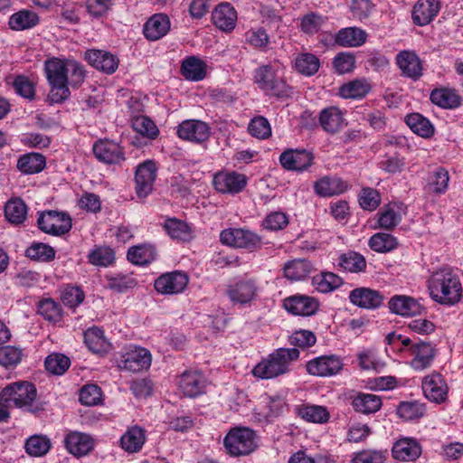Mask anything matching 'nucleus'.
Masks as SVG:
<instances>
[{"label":"nucleus","instance_id":"obj_44","mask_svg":"<svg viewBox=\"0 0 463 463\" xmlns=\"http://www.w3.org/2000/svg\"><path fill=\"white\" fill-rule=\"evenodd\" d=\"M312 270V264L305 259L290 260L284 266L285 277L290 280L305 279Z\"/></svg>","mask_w":463,"mask_h":463},{"label":"nucleus","instance_id":"obj_16","mask_svg":"<svg viewBox=\"0 0 463 463\" xmlns=\"http://www.w3.org/2000/svg\"><path fill=\"white\" fill-rule=\"evenodd\" d=\"M92 151L95 157L104 164L118 165L125 160L122 147L118 143L109 139L96 141Z\"/></svg>","mask_w":463,"mask_h":463},{"label":"nucleus","instance_id":"obj_20","mask_svg":"<svg viewBox=\"0 0 463 463\" xmlns=\"http://www.w3.org/2000/svg\"><path fill=\"white\" fill-rule=\"evenodd\" d=\"M84 58L90 65L107 74L114 73L119 63L116 55L104 50H88L84 53Z\"/></svg>","mask_w":463,"mask_h":463},{"label":"nucleus","instance_id":"obj_9","mask_svg":"<svg viewBox=\"0 0 463 463\" xmlns=\"http://www.w3.org/2000/svg\"><path fill=\"white\" fill-rule=\"evenodd\" d=\"M38 227L45 233L61 235L71 229L69 214L57 211L42 213L37 220Z\"/></svg>","mask_w":463,"mask_h":463},{"label":"nucleus","instance_id":"obj_32","mask_svg":"<svg viewBox=\"0 0 463 463\" xmlns=\"http://www.w3.org/2000/svg\"><path fill=\"white\" fill-rule=\"evenodd\" d=\"M170 30V20L167 15L156 14L144 25V35L150 41H156L165 36Z\"/></svg>","mask_w":463,"mask_h":463},{"label":"nucleus","instance_id":"obj_40","mask_svg":"<svg viewBox=\"0 0 463 463\" xmlns=\"http://www.w3.org/2000/svg\"><path fill=\"white\" fill-rule=\"evenodd\" d=\"M430 98L432 103L443 109H452L460 105V97L452 89L440 88L433 90Z\"/></svg>","mask_w":463,"mask_h":463},{"label":"nucleus","instance_id":"obj_2","mask_svg":"<svg viewBox=\"0 0 463 463\" xmlns=\"http://www.w3.org/2000/svg\"><path fill=\"white\" fill-rule=\"evenodd\" d=\"M388 345L393 351H398L403 357H411L410 365L416 371H422L429 368L435 357V349L426 342L412 343V341L396 332L389 333L386 335Z\"/></svg>","mask_w":463,"mask_h":463},{"label":"nucleus","instance_id":"obj_25","mask_svg":"<svg viewBox=\"0 0 463 463\" xmlns=\"http://www.w3.org/2000/svg\"><path fill=\"white\" fill-rule=\"evenodd\" d=\"M439 10V0H418L411 12L412 21L419 26L427 25L438 15Z\"/></svg>","mask_w":463,"mask_h":463},{"label":"nucleus","instance_id":"obj_39","mask_svg":"<svg viewBox=\"0 0 463 463\" xmlns=\"http://www.w3.org/2000/svg\"><path fill=\"white\" fill-rule=\"evenodd\" d=\"M377 217L379 228L392 230L402 221L401 207L395 203L385 205L377 213Z\"/></svg>","mask_w":463,"mask_h":463},{"label":"nucleus","instance_id":"obj_24","mask_svg":"<svg viewBox=\"0 0 463 463\" xmlns=\"http://www.w3.org/2000/svg\"><path fill=\"white\" fill-rule=\"evenodd\" d=\"M391 312L402 317L420 316L425 310L415 298L405 295H395L389 300Z\"/></svg>","mask_w":463,"mask_h":463},{"label":"nucleus","instance_id":"obj_45","mask_svg":"<svg viewBox=\"0 0 463 463\" xmlns=\"http://www.w3.org/2000/svg\"><path fill=\"white\" fill-rule=\"evenodd\" d=\"M52 447L51 439L42 434L29 437L24 443L25 452L31 457H43L46 455Z\"/></svg>","mask_w":463,"mask_h":463},{"label":"nucleus","instance_id":"obj_54","mask_svg":"<svg viewBox=\"0 0 463 463\" xmlns=\"http://www.w3.org/2000/svg\"><path fill=\"white\" fill-rule=\"evenodd\" d=\"M449 181V172L443 167H439L429 176L428 190L436 194H444L448 189Z\"/></svg>","mask_w":463,"mask_h":463},{"label":"nucleus","instance_id":"obj_61","mask_svg":"<svg viewBox=\"0 0 463 463\" xmlns=\"http://www.w3.org/2000/svg\"><path fill=\"white\" fill-rule=\"evenodd\" d=\"M360 206L366 211H374L381 203V195L377 190L365 187L363 188L358 196Z\"/></svg>","mask_w":463,"mask_h":463},{"label":"nucleus","instance_id":"obj_6","mask_svg":"<svg viewBox=\"0 0 463 463\" xmlns=\"http://www.w3.org/2000/svg\"><path fill=\"white\" fill-rule=\"evenodd\" d=\"M223 445L231 456H247L257 449L258 438L255 431L248 427H235L224 437Z\"/></svg>","mask_w":463,"mask_h":463},{"label":"nucleus","instance_id":"obj_22","mask_svg":"<svg viewBox=\"0 0 463 463\" xmlns=\"http://www.w3.org/2000/svg\"><path fill=\"white\" fill-rule=\"evenodd\" d=\"M284 307L293 315L309 317L318 310L319 302L313 297L295 295L285 299Z\"/></svg>","mask_w":463,"mask_h":463},{"label":"nucleus","instance_id":"obj_8","mask_svg":"<svg viewBox=\"0 0 463 463\" xmlns=\"http://www.w3.org/2000/svg\"><path fill=\"white\" fill-rule=\"evenodd\" d=\"M151 362L152 355L146 348L133 345L125 346L117 358L118 367L131 373L148 369Z\"/></svg>","mask_w":463,"mask_h":463},{"label":"nucleus","instance_id":"obj_12","mask_svg":"<svg viewBox=\"0 0 463 463\" xmlns=\"http://www.w3.org/2000/svg\"><path fill=\"white\" fill-rule=\"evenodd\" d=\"M176 134L183 140L203 144L209 139L211 131L209 125L204 121L186 119L178 125Z\"/></svg>","mask_w":463,"mask_h":463},{"label":"nucleus","instance_id":"obj_50","mask_svg":"<svg viewBox=\"0 0 463 463\" xmlns=\"http://www.w3.org/2000/svg\"><path fill=\"white\" fill-rule=\"evenodd\" d=\"M39 23L38 15L29 10H21L10 16L9 25L13 30L20 31L32 28Z\"/></svg>","mask_w":463,"mask_h":463},{"label":"nucleus","instance_id":"obj_60","mask_svg":"<svg viewBox=\"0 0 463 463\" xmlns=\"http://www.w3.org/2000/svg\"><path fill=\"white\" fill-rule=\"evenodd\" d=\"M45 368L48 372L61 375L70 367V359L61 354H52L45 359Z\"/></svg>","mask_w":463,"mask_h":463},{"label":"nucleus","instance_id":"obj_34","mask_svg":"<svg viewBox=\"0 0 463 463\" xmlns=\"http://www.w3.org/2000/svg\"><path fill=\"white\" fill-rule=\"evenodd\" d=\"M45 165L46 159L42 154L31 152L19 156L16 169L23 175H34L42 172Z\"/></svg>","mask_w":463,"mask_h":463},{"label":"nucleus","instance_id":"obj_26","mask_svg":"<svg viewBox=\"0 0 463 463\" xmlns=\"http://www.w3.org/2000/svg\"><path fill=\"white\" fill-rule=\"evenodd\" d=\"M213 24L221 31L232 32L237 23V12L229 3L219 4L212 13Z\"/></svg>","mask_w":463,"mask_h":463},{"label":"nucleus","instance_id":"obj_58","mask_svg":"<svg viewBox=\"0 0 463 463\" xmlns=\"http://www.w3.org/2000/svg\"><path fill=\"white\" fill-rule=\"evenodd\" d=\"M249 133L258 139H267L271 136V127L263 116L254 117L248 126Z\"/></svg>","mask_w":463,"mask_h":463},{"label":"nucleus","instance_id":"obj_19","mask_svg":"<svg viewBox=\"0 0 463 463\" xmlns=\"http://www.w3.org/2000/svg\"><path fill=\"white\" fill-rule=\"evenodd\" d=\"M257 286L253 280L243 279L231 284L227 288V296L234 305H246L257 297Z\"/></svg>","mask_w":463,"mask_h":463},{"label":"nucleus","instance_id":"obj_49","mask_svg":"<svg viewBox=\"0 0 463 463\" xmlns=\"http://www.w3.org/2000/svg\"><path fill=\"white\" fill-rule=\"evenodd\" d=\"M6 219L14 224L23 223L27 216V207L20 198L9 200L5 207Z\"/></svg>","mask_w":463,"mask_h":463},{"label":"nucleus","instance_id":"obj_62","mask_svg":"<svg viewBox=\"0 0 463 463\" xmlns=\"http://www.w3.org/2000/svg\"><path fill=\"white\" fill-rule=\"evenodd\" d=\"M386 458V450L364 449L354 455L352 463H384Z\"/></svg>","mask_w":463,"mask_h":463},{"label":"nucleus","instance_id":"obj_59","mask_svg":"<svg viewBox=\"0 0 463 463\" xmlns=\"http://www.w3.org/2000/svg\"><path fill=\"white\" fill-rule=\"evenodd\" d=\"M326 21V16L311 12L301 18L300 28L305 33L315 34L324 26Z\"/></svg>","mask_w":463,"mask_h":463},{"label":"nucleus","instance_id":"obj_11","mask_svg":"<svg viewBox=\"0 0 463 463\" xmlns=\"http://www.w3.org/2000/svg\"><path fill=\"white\" fill-rule=\"evenodd\" d=\"M156 163L146 160L139 164L135 174L136 194L138 198L147 197L153 191L156 178Z\"/></svg>","mask_w":463,"mask_h":463},{"label":"nucleus","instance_id":"obj_13","mask_svg":"<svg viewBox=\"0 0 463 463\" xmlns=\"http://www.w3.org/2000/svg\"><path fill=\"white\" fill-rule=\"evenodd\" d=\"M342 359L335 354L321 355L307 363L306 368L309 374L327 377L337 374L343 369Z\"/></svg>","mask_w":463,"mask_h":463},{"label":"nucleus","instance_id":"obj_10","mask_svg":"<svg viewBox=\"0 0 463 463\" xmlns=\"http://www.w3.org/2000/svg\"><path fill=\"white\" fill-rule=\"evenodd\" d=\"M247 183V176L235 171L218 172L214 175L213 180L216 191L222 194H231L241 193L246 187Z\"/></svg>","mask_w":463,"mask_h":463},{"label":"nucleus","instance_id":"obj_1","mask_svg":"<svg viewBox=\"0 0 463 463\" xmlns=\"http://www.w3.org/2000/svg\"><path fill=\"white\" fill-rule=\"evenodd\" d=\"M43 69L52 103H61L69 99L70 87H80L86 77L84 66L73 59L50 58L44 61Z\"/></svg>","mask_w":463,"mask_h":463},{"label":"nucleus","instance_id":"obj_38","mask_svg":"<svg viewBox=\"0 0 463 463\" xmlns=\"http://www.w3.org/2000/svg\"><path fill=\"white\" fill-rule=\"evenodd\" d=\"M372 90V85L366 79H355L339 89V95L344 99H360L364 98Z\"/></svg>","mask_w":463,"mask_h":463},{"label":"nucleus","instance_id":"obj_55","mask_svg":"<svg viewBox=\"0 0 463 463\" xmlns=\"http://www.w3.org/2000/svg\"><path fill=\"white\" fill-rule=\"evenodd\" d=\"M339 266L349 272H360L366 268L364 257L357 252L349 251L339 258Z\"/></svg>","mask_w":463,"mask_h":463},{"label":"nucleus","instance_id":"obj_57","mask_svg":"<svg viewBox=\"0 0 463 463\" xmlns=\"http://www.w3.org/2000/svg\"><path fill=\"white\" fill-rule=\"evenodd\" d=\"M137 280L129 274H116L108 277V288L118 293H124L134 288Z\"/></svg>","mask_w":463,"mask_h":463},{"label":"nucleus","instance_id":"obj_52","mask_svg":"<svg viewBox=\"0 0 463 463\" xmlns=\"http://www.w3.org/2000/svg\"><path fill=\"white\" fill-rule=\"evenodd\" d=\"M368 245L371 250L376 252L385 253L396 249L398 241L392 234L378 232L369 239Z\"/></svg>","mask_w":463,"mask_h":463},{"label":"nucleus","instance_id":"obj_41","mask_svg":"<svg viewBox=\"0 0 463 463\" xmlns=\"http://www.w3.org/2000/svg\"><path fill=\"white\" fill-rule=\"evenodd\" d=\"M127 257L131 263L143 266L156 260V250L150 244L133 246L128 250Z\"/></svg>","mask_w":463,"mask_h":463},{"label":"nucleus","instance_id":"obj_56","mask_svg":"<svg viewBox=\"0 0 463 463\" xmlns=\"http://www.w3.org/2000/svg\"><path fill=\"white\" fill-rule=\"evenodd\" d=\"M25 256L37 261L48 262L55 258V250L45 243L33 242L26 249Z\"/></svg>","mask_w":463,"mask_h":463},{"label":"nucleus","instance_id":"obj_53","mask_svg":"<svg viewBox=\"0 0 463 463\" xmlns=\"http://www.w3.org/2000/svg\"><path fill=\"white\" fill-rule=\"evenodd\" d=\"M295 69L306 76L314 75L319 69L320 62L318 58L307 52L298 53L294 61Z\"/></svg>","mask_w":463,"mask_h":463},{"label":"nucleus","instance_id":"obj_33","mask_svg":"<svg viewBox=\"0 0 463 463\" xmlns=\"http://www.w3.org/2000/svg\"><path fill=\"white\" fill-rule=\"evenodd\" d=\"M84 343L94 354H104L111 348L110 343L104 335V331L98 326L90 327L84 332Z\"/></svg>","mask_w":463,"mask_h":463},{"label":"nucleus","instance_id":"obj_15","mask_svg":"<svg viewBox=\"0 0 463 463\" xmlns=\"http://www.w3.org/2000/svg\"><path fill=\"white\" fill-rule=\"evenodd\" d=\"M395 62L403 77L418 80L423 74V62L413 51H401L395 57Z\"/></svg>","mask_w":463,"mask_h":463},{"label":"nucleus","instance_id":"obj_35","mask_svg":"<svg viewBox=\"0 0 463 463\" xmlns=\"http://www.w3.org/2000/svg\"><path fill=\"white\" fill-rule=\"evenodd\" d=\"M145 442V430L138 426L129 427L120 438V447L128 453L140 451Z\"/></svg>","mask_w":463,"mask_h":463},{"label":"nucleus","instance_id":"obj_46","mask_svg":"<svg viewBox=\"0 0 463 463\" xmlns=\"http://www.w3.org/2000/svg\"><path fill=\"white\" fill-rule=\"evenodd\" d=\"M406 124L418 136L429 138L434 134V127L430 121L419 113H412L406 117Z\"/></svg>","mask_w":463,"mask_h":463},{"label":"nucleus","instance_id":"obj_14","mask_svg":"<svg viewBox=\"0 0 463 463\" xmlns=\"http://www.w3.org/2000/svg\"><path fill=\"white\" fill-rule=\"evenodd\" d=\"M281 166L288 171L303 172L314 163V155L306 149H287L279 156Z\"/></svg>","mask_w":463,"mask_h":463},{"label":"nucleus","instance_id":"obj_30","mask_svg":"<svg viewBox=\"0 0 463 463\" xmlns=\"http://www.w3.org/2000/svg\"><path fill=\"white\" fill-rule=\"evenodd\" d=\"M295 413L307 422L325 424L330 419V412L326 406L303 403L294 408Z\"/></svg>","mask_w":463,"mask_h":463},{"label":"nucleus","instance_id":"obj_43","mask_svg":"<svg viewBox=\"0 0 463 463\" xmlns=\"http://www.w3.org/2000/svg\"><path fill=\"white\" fill-rule=\"evenodd\" d=\"M163 227L174 240L189 241L193 236L192 227L187 222L176 218H167Z\"/></svg>","mask_w":463,"mask_h":463},{"label":"nucleus","instance_id":"obj_17","mask_svg":"<svg viewBox=\"0 0 463 463\" xmlns=\"http://www.w3.org/2000/svg\"><path fill=\"white\" fill-rule=\"evenodd\" d=\"M424 396L436 403H440L447 399L449 387L444 377L439 373L426 375L421 383Z\"/></svg>","mask_w":463,"mask_h":463},{"label":"nucleus","instance_id":"obj_63","mask_svg":"<svg viewBox=\"0 0 463 463\" xmlns=\"http://www.w3.org/2000/svg\"><path fill=\"white\" fill-rule=\"evenodd\" d=\"M102 399L101 389L96 384H87L80 391V402L86 406L98 405Z\"/></svg>","mask_w":463,"mask_h":463},{"label":"nucleus","instance_id":"obj_7","mask_svg":"<svg viewBox=\"0 0 463 463\" xmlns=\"http://www.w3.org/2000/svg\"><path fill=\"white\" fill-rule=\"evenodd\" d=\"M253 82L266 95L283 98L291 92L289 86L270 64L261 65L253 71Z\"/></svg>","mask_w":463,"mask_h":463},{"label":"nucleus","instance_id":"obj_51","mask_svg":"<svg viewBox=\"0 0 463 463\" xmlns=\"http://www.w3.org/2000/svg\"><path fill=\"white\" fill-rule=\"evenodd\" d=\"M425 412V404L418 401L402 402L397 407V414L405 420L420 419L424 416Z\"/></svg>","mask_w":463,"mask_h":463},{"label":"nucleus","instance_id":"obj_42","mask_svg":"<svg viewBox=\"0 0 463 463\" xmlns=\"http://www.w3.org/2000/svg\"><path fill=\"white\" fill-rule=\"evenodd\" d=\"M352 405L357 412L370 414L378 411L382 407L380 396L373 393H358L353 400Z\"/></svg>","mask_w":463,"mask_h":463},{"label":"nucleus","instance_id":"obj_28","mask_svg":"<svg viewBox=\"0 0 463 463\" xmlns=\"http://www.w3.org/2000/svg\"><path fill=\"white\" fill-rule=\"evenodd\" d=\"M64 443L67 450L76 457L87 455L94 446L92 438L80 431H70L66 434Z\"/></svg>","mask_w":463,"mask_h":463},{"label":"nucleus","instance_id":"obj_3","mask_svg":"<svg viewBox=\"0 0 463 463\" xmlns=\"http://www.w3.org/2000/svg\"><path fill=\"white\" fill-rule=\"evenodd\" d=\"M297 348H279L255 365L252 373L260 379H272L290 372L293 363L298 360Z\"/></svg>","mask_w":463,"mask_h":463},{"label":"nucleus","instance_id":"obj_23","mask_svg":"<svg viewBox=\"0 0 463 463\" xmlns=\"http://www.w3.org/2000/svg\"><path fill=\"white\" fill-rule=\"evenodd\" d=\"M315 193L321 197L339 195L346 192L350 185L336 175H326L314 183Z\"/></svg>","mask_w":463,"mask_h":463},{"label":"nucleus","instance_id":"obj_29","mask_svg":"<svg viewBox=\"0 0 463 463\" xmlns=\"http://www.w3.org/2000/svg\"><path fill=\"white\" fill-rule=\"evenodd\" d=\"M178 387L184 395L193 398L204 392L205 380L199 372L185 371L180 376Z\"/></svg>","mask_w":463,"mask_h":463},{"label":"nucleus","instance_id":"obj_21","mask_svg":"<svg viewBox=\"0 0 463 463\" xmlns=\"http://www.w3.org/2000/svg\"><path fill=\"white\" fill-rule=\"evenodd\" d=\"M392 455L398 461H415L421 455V446L416 439L401 438L393 443Z\"/></svg>","mask_w":463,"mask_h":463},{"label":"nucleus","instance_id":"obj_47","mask_svg":"<svg viewBox=\"0 0 463 463\" xmlns=\"http://www.w3.org/2000/svg\"><path fill=\"white\" fill-rule=\"evenodd\" d=\"M343 281L340 277L332 272H322L312 278V286L321 293H329L338 288Z\"/></svg>","mask_w":463,"mask_h":463},{"label":"nucleus","instance_id":"obj_4","mask_svg":"<svg viewBox=\"0 0 463 463\" xmlns=\"http://www.w3.org/2000/svg\"><path fill=\"white\" fill-rule=\"evenodd\" d=\"M430 297L437 302L453 305L461 298L462 286L459 277L449 269L434 273L429 280Z\"/></svg>","mask_w":463,"mask_h":463},{"label":"nucleus","instance_id":"obj_5","mask_svg":"<svg viewBox=\"0 0 463 463\" xmlns=\"http://www.w3.org/2000/svg\"><path fill=\"white\" fill-rule=\"evenodd\" d=\"M37 390L29 382H16L5 386L0 392V405L14 406L32 413L43 411L42 406L35 405Z\"/></svg>","mask_w":463,"mask_h":463},{"label":"nucleus","instance_id":"obj_31","mask_svg":"<svg viewBox=\"0 0 463 463\" xmlns=\"http://www.w3.org/2000/svg\"><path fill=\"white\" fill-rule=\"evenodd\" d=\"M319 123L322 128L329 134L339 132L346 125L344 113L337 107L322 109L319 113Z\"/></svg>","mask_w":463,"mask_h":463},{"label":"nucleus","instance_id":"obj_48","mask_svg":"<svg viewBox=\"0 0 463 463\" xmlns=\"http://www.w3.org/2000/svg\"><path fill=\"white\" fill-rule=\"evenodd\" d=\"M88 261L97 267H109L115 261V252L109 246H94L88 254Z\"/></svg>","mask_w":463,"mask_h":463},{"label":"nucleus","instance_id":"obj_64","mask_svg":"<svg viewBox=\"0 0 463 463\" xmlns=\"http://www.w3.org/2000/svg\"><path fill=\"white\" fill-rule=\"evenodd\" d=\"M38 312L45 319L52 322H57L61 317L60 305L51 298L43 299L39 303Z\"/></svg>","mask_w":463,"mask_h":463},{"label":"nucleus","instance_id":"obj_37","mask_svg":"<svg viewBox=\"0 0 463 463\" xmlns=\"http://www.w3.org/2000/svg\"><path fill=\"white\" fill-rule=\"evenodd\" d=\"M366 38L365 31L358 27H347L336 33L335 43L343 47H358L365 43Z\"/></svg>","mask_w":463,"mask_h":463},{"label":"nucleus","instance_id":"obj_18","mask_svg":"<svg viewBox=\"0 0 463 463\" xmlns=\"http://www.w3.org/2000/svg\"><path fill=\"white\" fill-rule=\"evenodd\" d=\"M188 276L181 271H174L161 275L155 281V288L161 294H178L184 291L188 284Z\"/></svg>","mask_w":463,"mask_h":463},{"label":"nucleus","instance_id":"obj_36","mask_svg":"<svg viewBox=\"0 0 463 463\" xmlns=\"http://www.w3.org/2000/svg\"><path fill=\"white\" fill-rule=\"evenodd\" d=\"M207 65L200 58L190 56L181 65V73L188 80L200 81L206 76Z\"/></svg>","mask_w":463,"mask_h":463},{"label":"nucleus","instance_id":"obj_27","mask_svg":"<svg viewBox=\"0 0 463 463\" xmlns=\"http://www.w3.org/2000/svg\"><path fill=\"white\" fill-rule=\"evenodd\" d=\"M349 300L361 308L374 309L383 304V296L369 288H357L350 291Z\"/></svg>","mask_w":463,"mask_h":463}]
</instances>
